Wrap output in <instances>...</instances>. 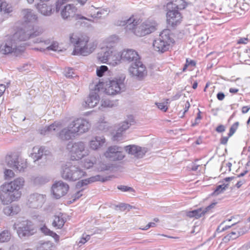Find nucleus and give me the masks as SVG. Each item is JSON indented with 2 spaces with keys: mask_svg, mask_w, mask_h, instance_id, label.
<instances>
[{
  "mask_svg": "<svg viewBox=\"0 0 250 250\" xmlns=\"http://www.w3.org/2000/svg\"><path fill=\"white\" fill-rule=\"evenodd\" d=\"M46 49L48 50H51L54 51H61L62 50L59 46V43L57 42H53L50 45L46 47Z\"/></svg>",
  "mask_w": 250,
  "mask_h": 250,
  "instance_id": "obj_46",
  "label": "nucleus"
},
{
  "mask_svg": "<svg viewBox=\"0 0 250 250\" xmlns=\"http://www.w3.org/2000/svg\"><path fill=\"white\" fill-rule=\"evenodd\" d=\"M156 226V224L155 222H150L144 228H143V230H147L149 228L151 227H155Z\"/></svg>",
  "mask_w": 250,
  "mask_h": 250,
  "instance_id": "obj_59",
  "label": "nucleus"
},
{
  "mask_svg": "<svg viewBox=\"0 0 250 250\" xmlns=\"http://www.w3.org/2000/svg\"><path fill=\"white\" fill-rule=\"evenodd\" d=\"M123 61L128 62H134L140 60V57L135 50L131 49H124L121 54Z\"/></svg>",
  "mask_w": 250,
  "mask_h": 250,
  "instance_id": "obj_20",
  "label": "nucleus"
},
{
  "mask_svg": "<svg viewBox=\"0 0 250 250\" xmlns=\"http://www.w3.org/2000/svg\"><path fill=\"white\" fill-rule=\"evenodd\" d=\"M217 203L216 202H214V203H211L210 205H209V206H208V207H207L206 208H205L204 209H203V211L204 212V215L210 211L211 210V209H212L213 208H214L215 206L216 205Z\"/></svg>",
  "mask_w": 250,
  "mask_h": 250,
  "instance_id": "obj_54",
  "label": "nucleus"
},
{
  "mask_svg": "<svg viewBox=\"0 0 250 250\" xmlns=\"http://www.w3.org/2000/svg\"><path fill=\"white\" fill-rule=\"evenodd\" d=\"M10 239V234L8 231L4 230L0 233V242L8 241Z\"/></svg>",
  "mask_w": 250,
  "mask_h": 250,
  "instance_id": "obj_43",
  "label": "nucleus"
},
{
  "mask_svg": "<svg viewBox=\"0 0 250 250\" xmlns=\"http://www.w3.org/2000/svg\"><path fill=\"white\" fill-rule=\"evenodd\" d=\"M110 12L108 8L100 9L96 13H91L90 17L92 18L101 19L107 16Z\"/></svg>",
  "mask_w": 250,
  "mask_h": 250,
  "instance_id": "obj_33",
  "label": "nucleus"
},
{
  "mask_svg": "<svg viewBox=\"0 0 250 250\" xmlns=\"http://www.w3.org/2000/svg\"><path fill=\"white\" fill-rule=\"evenodd\" d=\"M117 188L122 191L134 192V189L131 187L121 185L117 187Z\"/></svg>",
  "mask_w": 250,
  "mask_h": 250,
  "instance_id": "obj_51",
  "label": "nucleus"
},
{
  "mask_svg": "<svg viewBox=\"0 0 250 250\" xmlns=\"http://www.w3.org/2000/svg\"><path fill=\"white\" fill-rule=\"evenodd\" d=\"M204 215V212L202 208H199L187 212V216L190 218L194 217L196 219H198Z\"/></svg>",
  "mask_w": 250,
  "mask_h": 250,
  "instance_id": "obj_34",
  "label": "nucleus"
},
{
  "mask_svg": "<svg viewBox=\"0 0 250 250\" xmlns=\"http://www.w3.org/2000/svg\"><path fill=\"white\" fill-rule=\"evenodd\" d=\"M122 147L117 146H113L108 147L104 153L106 158L110 161H115L122 160L125 157Z\"/></svg>",
  "mask_w": 250,
  "mask_h": 250,
  "instance_id": "obj_14",
  "label": "nucleus"
},
{
  "mask_svg": "<svg viewBox=\"0 0 250 250\" xmlns=\"http://www.w3.org/2000/svg\"><path fill=\"white\" fill-rule=\"evenodd\" d=\"M77 21L78 24H80L81 26L88 27L89 25V24L86 21H88V20H76Z\"/></svg>",
  "mask_w": 250,
  "mask_h": 250,
  "instance_id": "obj_56",
  "label": "nucleus"
},
{
  "mask_svg": "<svg viewBox=\"0 0 250 250\" xmlns=\"http://www.w3.org/2000/svg\"><path fill=\"white\" fill-rule=\"evenodd\" d=\"M94 164V162L93 160L89 159H86L83 162V166L84 167L88 169L92 167Z\"/></svg>",
  "mask_w": 250,
  "mask_h": 250,
  "instance_id": "obj_50",
  "label": "nucleus"
},
{
  "mask_svg": "<svg viewBox=\"0 0 250 250\" xmlns=\"http://www.w3.org/2000/svg\"><path fill=\"white\" fill-rule=\"evenodd\" d=\"M125 77L124 75L109 80L104 88L105 93L109 95H115L124 91L125 86L124 81Z\"/></svg>",
  "mask_w": 250,
  "mask_h": 250,
  "instance_id": "obj_4",
  "label": "nucleus"
},
{
  "mask_svg": "<svg viewBox=\"0 0 250 250\" xmlns=\"http://www.w3.org/2000/svg\"><path fill=\"white\" fill-rule=\"evenodd\" d=\"M85 144L82 142H78L73 144H68L67 149H71V158L73 160L81 159L86 155L87 152L85 150Z\"/></svg>",
  "mask_w": 250,
  "mask_h": 250,
  "instance_id": "obj_13",
  "label": "nucleus"
},
{
  "mask_svg": "<svg viewBox=\"0 0 250 250\" xmlns=\"http://www.w3.org/2000/svg\"><path fill=\"white\" fill-rule=\"evenodd\" d=\"M85 239L84 238V234L83 235L82 238H81L80 241L78 243V245L79 246H81L82 245L85 244L86 243Z\"/></svg>",
  "mask_w": 250,
  "mask_h": 250,
  "instance_id": "obj_64",
  "label": "nucleus"
},
{
  "mask_svg": "<svg viewBox=\"0 0 250 250\" xmlns=\"http://www.w3.org/2000/svg\"><path fill=\"white\" fill-rule=\"evenodd\" d=\"M225 94L223 92H219L217 94V98L220 101H222L225 98Z\"/></svg>",
  "mask_w": 250,
  "mask_h": 250,
  "instance_id": "obj_61",
  "label": "nucleus"
},
{
  "mask_svg": "<svg viewBox=\"0 0 250 250\" xmlns=\"http://www.w3.org/2000/svg\"><path fill=\"white\" fill-rule=\"evenodd\" d=\"M105 143V139L103 137L96 136L93 138L89 142L90 147L93 150H97L102 146Z\"/></svg>",
  "mask_w": 250,
  "mask_h": 250,
  "instance_id": "obj_24",
  "label": "nucleus"
},
{
  "mask_svg": "<svg viewBox=\"0 0 250 250\" xmlns=\"http://www.w3.org/2000/svg\"><path fill=\"white\" fill-rule=\"evenodd\" d=\"M90 124L86 120L77 119L70 123V128L75 131V134L87 132L90 128Z\"/></svg>",
  "mask_w": 250,
  "mask_h": 250,
  "instance_id": "obj_16",
  "label": "nucleus"
},
{
  "mask_svg": "<svg viewBox=\"0 0 250 250\" xmlns=\"http://www.w3.org/2000/svg\"><path fill=\"white\" fill-rule=\"evenodd\" d=\"M69 0H57L56 2V10L59 11L61 5L63 4L64 3L68 1Z\"/></svg>",
  "mask_w": 250,
  "mask_h": 250,
  "instance_id": "obj_55",
  "label": "nucleus"
},
{
  "mask_svg": "<svg viewBox=\"0 0 250 250\" xmlns=\"http://www.w3.org/2000/svg\"><path fill=\"white\" fill-rule=\"evenodd\" d=\"M242 235L240 231H232L224 237L225 241H229L230 240H233Z\"/></svg>",
  "mask_w": 250,
  "mask_h": 250,
  "instance_id": "obj_41",
  "label": "nucleus"
},
{
  "mask_svg": "<svg viewBox=\"0 0 250 250\" xmlns=\"http://www.w3.org/2000/svg\"><path fill=\"white\" fill-rule=\"evenodd\" d=\"M61 175L66 180L75 181L83 177L85 172L76 166L66 165L62 167Z\"/></svg>",
  "mask_w": 250,
  "mask_h": 250,
  "instance_id": "obj_5",
  "label": "nucleus"
},
{
  "mask_svg": "<svg viewBox=\"0 0 250 250\" xmlns=\"http://www.w3.org/2000/svg\"><path fill=\"white\" fill-rule=\"evenodd\" d=\"M33 152L31 154V157L34 160V161H38L44 157L46 159V156L49 153V151L45 149V147L41 146L34 147L33 148Z\"/></svg>",
  "mask_w": 250,
  "mask_h": 250,
  "instance_id": "obj_23",
  "label": "nucleus"
},
{
  "mask_svg": "<svg viewBox=\"0 0 250 250\" xmlns=\"http://www.w3.org/2000/svg\"><path fill=\"white\" fill-rule=\"evenodd\" d=\"M73 74H74L73 71V69L72 68H69L64 71V75L67 78H71L74 77Z\"/></svg>",
  "mask_w": 250,
  "mask_h": 250,
  "instance_id": "obj_53",
  "label": "nucleus"
},
{
  "mask_svg": "<svg viewBox=\"0 0 250 250\" xmlns=\"http://www.w3.org/2000/svg\"><path fill=\"white\" fill-rule=\"evenodd\" d=\"M19 158V155L16 153L7 155L5 157V162L9 167L14 168L15 164L18 162Z\"/></svg>",
  "mask_w": 250,
  "mask_h": 250,
  "instance_id": "obj_30",
  "label": "nucleus"
},
{
  "mask_svg": "<svg viewBox=\"0 0 250 250\" xmlns=\"http://www.w3.org/2000/svg\"><path fill=\"white\" fill-rule=\"evenodd\" d=\"M229 136L228 137H222L220 139V143L221 144H223V145H226L227 142H228V139H229Z\"/></svg>",
  "mask_w": 250,
  "mask_h": 250,
  "instance_id": "obj_60",
  "label": "nucleus"
},
{
  "mask_svg": "<svg viewBox=\"0 0 250 250\" xmlns=\"http://www.w3.org/2000/svg\"><path fill=\"white\" fill-rule=\"evenodd\" d=\"M63 214L60 213L58 215H55L54 221L52 225L55 227H57L58 229L62 228L65 223V221L62 217Z\"/></svg>",
  "mask_w": 250,
  "mask_h": 250,
  "instance_id": "obj_32",
  "label": "nucleus"
},
{
  "mask_svg": "<svg viewBox=\"0 0 250 250\" xmlns=\"http://www.w3.org/2000/svg\"><path fill=\"white\" fill-rule=\"evenodd\" d=\"M134 120L132 116L128 118V120L125 121L119 125L118 129L123 131V132L127 129L129 126L134 123Z\"/></svg>",
  "mask_w": 250,
  "mask_h": 250,
  "instance_id": "obj_35",
  "label": "nucleus"
},
{
  "mask_svg": "<svg viewBox=\"0 0 250 250\" xmlns=\"http://www.w3.org/2000/svg\"><path fill=\"white\" fill-rule=\"evenodd\" d=\"M112 53V51L109 49L106 48L102 50L98 54V59L102 63H107L108 62V58Z\"/></svg>",
  "mask_w": 250,
  "mask_h": 250,
  "instance_id": "obj_28",
  "label": "nucleus"
},
{
  "mask_svg": "<svg viewBox=\"0 0 250 250\" xmlns=\"http://www.w3.org/2000/svg\"><path fill=\"white\" fill-rule=\"evenodd\" d=\"M229 186V184H223L218 185L217 186L216 189L214 190L212 194L213 195L216 196L219 195L220 193L223 192L224 190H225Z\"/></svg>",
  "mask_w": 250,
  "mask_h": 250,
  "instance_id": "obj_40",
  "label": "nucleus"
},
{
  "mask_svg": "<svg viewBox=\"0 0 250 250\" xmlns=\"http://www.w3.org/2000/svg\"><path fill=\"white\" fill-rule=\"evenodd\" d=\"M125 149L128 154L133 155L137 158H142L147 151V148L145 147L142 148L135 145L126 146Z\"/></svg>",
  "mask_w": 250,
  "mask_h": 250,
  "instance_id": "obj_21",
  "label": "nucleus"
},
{
  "mask_svg": "<svg viewBox=\"0 0 250 250\" xmlns=\"http://www.w3.org/2000/svg\"><path fill=\"white\" fill-rule=\"evenodd\" d=\"M45 195L37 193L31 194L28 196L27 205L31 208H40L45 202Z\"/></svg>",
  "mask_w": 250,
  "mask_h": 250,
  "instance_id": "obj_18",
  "label": "nucleus"
},
{
  "mask_svg": "<svg viewBox=\"0 0 250 250\" xmlns=\"http://www.w3.org/2000/svg\"><path fill=\"white\" fill-rule=\"evenodd\" d=\"M167 21L168 24L174 27L179 23L182 19L181 13L176 9H167Z\"/></svg>",
  "mask_w": 250,
  "mask_h": 250,
  "instance_id": "obj_19",
  "label": "nucleus"
},
{
  "mask_svg": "<svg viewBox=\"0 0 250 250\" xmlns=\"http://www.w3.org/2000/svg\"><path fill=\"white\" fill-rule=\"evenodd\" d=\"M15 174L13 170L5 169L4 171V177L5 180H9L14 177Z\"/></svg>",
  "mask_w": 250,
  "mask_h": 250,
  "instance_id": "obj_47",
  "label": "nucleus"
},
{
  "mask_svg": "<svg viewBox=\"0 0 250 250\" xmlns=\"http://www.w3.org/2000/svg\"><path fill=\"white\" fill-rule=\"evenodd\" d=\"M215 130L218 132H223L225 131V127L223 125H220L216 127Z\"/></svg>",
  "mask_w": 250,
  "mask_h": 250,
  "instance_id": "obj_57",
  "label": "nucleus"
},
{
  "mask_svg": "<svg viewBox=\"0 0 250 250\" xmlns=\"http://www.w3.org/2000/svg\"><path fill=\"white\" fill-rule=\"evenodd\" d=\"M248 38H240L238 41L237 43L239 44H245L247 43V42L248 41Z\"/></svg>",
  "mask_w": 250,
  "mask_h": 250,
  "instance_id": "obj_63",
  "label": "nucleus"
},
{
  "mask_svg": "<svg viewBox=\"0 0 250 250\" xmlns=\"http://www.w3.org/2000/svg\"><path fill=\"white\" fill-rule=\"evenodd\" d=\"M123 132V131H122L118 128L116 134H114L113 136V140L114 141H117L122 140Z\"/></svg>",
  "mask_w": 250,
  "mask_h": 250,
  "instance_id": "obj_48",
  "label": "nucleus"
},
{
  "mask_svg": "<svg viewBox=\"0 0 250 250\" xmlns=\"http://www.w3.org/2000/svg\"><path fill=\"white\" fill-rule=\"evenodd\" d=\"M69 188V187L67 184L60 181L52 185V192L56 199H59L67 193Z\"/></svg>",
  "mask_w": 250,
  "mask_h": 250,
  "instance_id": "obj_17",
  "label": "nucleus"
},
{
  "mask_svg": "<svg viewBox=\"0 0 250 250\" xmlns=\"http://www.w3.org/2000/svg\"><path fill=\"white\" fill-rule=\"evenodd\" d=\"M51 246L49 242L42 243L38 247L37 250H51Z\"/></svg>",
  "mask_w": 250,
  "mask_h": 250,
  "instance_id": "obj_44",
  "label": "nucleus"
},
{
  "mask_svg": "<svg viewBox=\"0 0 250 250\" xmlns=\"http://www.w3.org/2000/svg\"><path fill=\"white\" fill-rule=\"evenodd\" d=\"M24 184V180L22 177L15 179L13 181L3 184L1 187V191L7 194L9 196L8 201H13L20 198L21 195L20 190Z\"/></svg>",
  "mask_w": 250,
  "mask_h": 250,
  "instance_id": "obj_3",
  "label": "nucleus"
},
{
  "mask_svg": "<svg viewBox=\"0 0 250 250\" xmlns=\"http://www.w3.org/2000/svg\"><path fill=\"white\" fill-rule=\"evenodd\" d=\"M26 167L27 165L25 160L19 157L13 169L21 171H23L24 169L26 168Z\"/></svg>",
  "mask_w": 250,
  "mask_h": 250,
  "instance_id": "obj_38",
  "label": "nucleus"
},
{
  "mask_svg": "<svg viewBox=\"0 0 250 250\" xmlns=\"http://www.w3.org/2000/svg\"><path fill=\"white\" fill-rule=\"evenodd\" d=\"M167 9L172 8L177 10L183 9L185 7V1L184 0H171L167 4Z\"/></svg>",
  "mask_w": 250,
  "mask_h": 250,
  "instance_id": "obj_25",
  "label": "nucleus"
},
{
  "mask_svg": "<svg viewBox=\"0 0 250 250\" xmlns=\"http://www.w3.org/2000/svg\"><path fill=\"white\" fill-rule=\"evenodd\" d=\"M121 60V54L118 53L113 52L111 54L110 57L108 58V64H111L113 66L117 65L120 63Z\"/></svg>",
  "mask_w": 250,
  "mask_h": 250,
  "instance_id": "obj_31",
  "label": "nucleus"
},
{
  "mask_svg": "<svg viewBox=\"0 0 250 250\" xmlns=\"http://www.w3.org/2000/svg\"><path fill=\"white\" fill-rule=\"evenodd\" d=\"M106 180V179H104V178H102L100 175H97L94 176H92L89 178L82 180L78 182L76 185V188L77 191L72 196L73 201L78 199L83 195L82 192L84 189H85L86 186L88 184L94 183L96 181L104 182Z\"/></svg>",
  "mask_w": 250,
  "mask_h": 250,
  "instance_id": "obj_10",
  "label": "nucleus"
},
{
  "mask_svg": "<svg viewBox=\"0 0 250 250\" xmlns=\"http://www.w3.org/2000/svg\"><path fill=\"white\" fill-rule=\"evenodd\" d=\"M104 83L100 81L98 84L95 85L94 90L90 91L89 96L85 101V104H83L85 107L92 108L97 105L100 100L98 93L104 90Z\"/></svg>",
  "mask_w": 250,
  "mask_h": 250,
  "instance_id": "obj_12",
  "label": "nucleus"
},
{
  "mask_svg": "<svg viewBox=\"0 0 250 250\" xmlns=\"http://www.w3.org/2000/svg\"><path fill=\"white\" fill-rule=\"evenodd\" d=\"M108 69V68L105 65H102L100 67L97 68L96 73L97 75L99 77H101L103 76H104V73H105Z\"/></svg>",
  "mask_w": 250,
  "mask_h": 250,
  "instance_id": "obj_45",
  "label": "nucleus"
},
{
  "mask_svg": "<svg viewBox=\"0 0 250 250\" xmlns=\"http://www.w3.org/2000/svg\"><path fill=\"white\" fill-rule=\"evenodd\" d=\"M24 51L22 47H18L16 41L12 37H8L0 46V52L3 54L14 53L17 56Z\"/></svg>",
  "mask_w": 250,
  "mask_h": 250,
  "instance_id": "obj_9",
  "label": "nucleus"
},
{
  "mask_svg": "<svg viewBox=\"0 0 250 250\" xmlns=\"http://www.w3.org/2000/svg\"><path fill=\"white\" fill-rule=\"evenodd\" d=\"M239 125V122H237L233 124L229 129V132L228 134L229 137H231L235 133Z\"/></svg>",
  "mask_w": 250,
  "mask_h": 250,
  "instance_id": "obj_49",
  "label": "nucleus"
},
{
  "mask_svg": "<svg viewBox=\"0 0 250 250\" xmlns=\"http://www.w3.org/2000/svg\"><path fill=\"white\" fill-rule=\"evenodd\" d=\"M156 104L158 108L164 112H166L168 108L165 103H156Z\"/></svg>",
  "mask_w": 250,
  "mask_h": 250,
  "instance_id": "obj_52",
  "label": "nucleus"
},
{
  "mask_svg": "<svg viewBox=\"0 0 250 250\" xmlns=\"http://www.w3.org/2000/svg\"><path fill=\"white\" fill-rule=\"evenodd\" d=\"M37 8L39 12L44 16H49L52 14V6L46 3H38L37 5Z\"/></svg>",
  "mask_w": 250,
  "mask_h": 250,
  "instance_id": "obj_27",
  "label": "nucleus"
},
{
  "mask_svg": "<svg viewBox=\"0 0 250 250\" xmlns=\"http://www.w3.org/2000/svg\"><path fill=\"white\" fill-rule=\"evenodd\" d=\"M56 125L54 124H52L49 126H46V129L48 130V132L55 131L56 130Z\"/></svg>",
  "mask_w": 250,
  "mask_h": 250,
  "instance_id": "obj_58",
  "label": "nucleus"
},
{
  "mask_svg": "<svg viewBox=\"0 0 250 250\" xmlns=\"http://www.w3.org/2000/svg\"><path fill=\"white\" fill-rule=\"evenodd\" d=\"M21 13L26 21L33 22L37 20V15L30 9H23Z\"/></svg>",
  "mask_w": 250,
  "mask_h": 250,
  "instance_id": "obj_26",
  "label": "nucleus"
},
{
  "mask_svg": "<svg viewBox=\"0 0 250 250\" xmlns=\"http://www.w3.org/2000/svg\"><path fill=\"white\" fill-rule=\"evenodd\" d=\"M21 210L20 206L17 205H12L4 208L3 212L7 215H14L18 214Z\"/></svg>",
  "mask_w": 250,
  "mask_h": 250,
  "instance_id": "obj_29",
  "label": "nucleus"
},
{
  "mask_svg": "<svg viewBox=\"0 0 250 250\" xmlns=\"http://www.w3.org/2000/svg\"><path fill=\"white\" fill-rule=\"evenodd\" d=\"M139 21H136L134 18H130L124 21L123 25H125L126 31H131L138 37L144 36L153 32L156 29L155 23L145 22L139 25Z\"/></svg>",
  "mask_w": 250,
  "mask_h": 250,
  "instance_id": "obj_1",
  "label": "nucleus"
},
{
  "mask_svg": "<svg viewBox=\"0 0 250 250\" xmlns=\"http://www.w3.org/2000/svg\"><path fill=\"white\" fill-rule=\"evenodd\" d=\"M0 10L1 12L3 11L5 13H10L13 11V8L10 4L0 0Z\"/></svg>",
  "mask_w": 250,
  "mask_h": 250,
  "instance_id": "obj_37",
  "label": "nucleus"
},
{
  "mask_svg": "<svg viewBox=\"0 0 250 250\" xmlns=\"http://www.w3.org/2000/svg\"><path fill=\"white\" fill-rule=\"evenodd\" d=\"M17 228V233L21 238L28 237L35 233L34 227L32 222L28 220H24L19 224H15L14 227Z\"/></svg>",
  "mask_w": 250,
  "mask_h": 250,
  "instance_id": "obj_11",
  "label": "nucleus"
},
{
  "mask_svg": "<svg viewBox=\"0 0 250 250\" xmlns=\"http://www.w3.org/2000/svg\"><path fill=\"white\" fill-rule=\"evenodd\" d=\"M70 123L67 127L64 128L59 133V138L63 141H66L71 139L76 135L75 131L70 127Z\"/></svg>",
  "mask_w": 250,
  "mask_h": 250,
  "instance_id": "obj_22",
  "label": "nucleus"
},
{
  "mask_svg": "<svg viewBox=\"0 0 250 250\" xmlns=\"http://www.w3.org/2000/svg\"><path fill=\"white\" fill-rule=\"evenodd\" d=\"M41 231L45 235L52 236L55 239L56 242H58L59 240V236L55 232L50 230L45 226L40 228Z\"/></svg>",
  "mask_w": 250,
  "mask_h": 250,
  "instance_id": "obj_36",
  "label": "nucleus"
},
{
  "mask_svg": "<svg viewBox=\"0 0 250 250\" xmlns=\"http://www.w3.org/2000/svg\"><path fill=\"white\" fill-rule=\"evenodd\" d=\"M6 89V86L4 84H0V96H1L4 92Z\"/></svg>",
  "mask_w": 250,
  "mask_h": 250,
  "instance_id": "obj_62",
  "label": "nucleus"
},
{
  "mask_svg": "<svg viewBox=\"0 0 250 250\" xmlns=\"http://www.w3.org/2000/svg\"><path fill=\"white\" fill-rule=\"evenodd\" d=\"M43 32V29L39 27L27 26L18 30L13 36L15 40L24 41L30 38L39 36Z\"/></svg>",
  "mask_w": 250,
  "mask_h": 250,
  "instance_id": "obj_6",
  "label": "nucleus"
},
{
  "mask_svg": "<svg viewBox=\"0 0 250 250\" xmlns=\"http://www.w3.org/2000/svg\"><path fill=\"white\" fill-rule=\"evenodd\" d=\"M112 166L110 164H106L102 162H100L98 164L97 168L99 171H104L110 170L112 168Z\"/></svg>",
  "mask_w": 250,
  "mask_h": 250,
  "instance_id": "obj_39",
  "label": "nucleus"
},
{
  "mask_svg": "<svg viewBox=\"0 0 250 250\" xmlns=\"http://www.w3.org/2000/svg\"><path fill=\"white\" fill-rule=\"evenodd\" d=\"M88 37L86 36L78 37L72 34L70 37V42L75 46L72 54L85 56L91 53L95 47L93 44L88 43Z\"/></svg>",
  "mask_w": 250,
  "mask_h": 250,
  "instance_id": "obj_2",
  "label": "nucleus"
},
{
  "mask_svg": "<svg viewBox=\"0 0 250 250\" xmlns=\"http://www.w3.org/2000/svg\"><path fill=\"white\" fill-rule=\"evenodd\" d=\"M169 30H164L160 34L158 39L155 40L153 43L155 51L163 53L168 50L170 43L172 39L169 36Z\"/></svg>",
  "mask_w": 250,
  "mask_h": 250,
  "instance_id": "obj_8",
  "label": "nucleus"
},
{
  "mask_svg": "<svg viewBox=\"0 0 250 250\" xmlns=\"http://www.w3.org/2000/svg\"><path fill=\"white\" fill-rule=\"evenodd\" d=\"M78 9L73 4H68L62 9L61 14L62 18L65 20H88L90 22L94 21L81 14H77Z\"/></svg>",
  "mask_w": 250,
  "mask_h": 250,
  "instance_id": "obj_7",
  "label": "nucleus"
},
{
  "mask_svg": "<svg viewBox=\"0 0 250 250\" xmlns=\"http://www.w3.org/2000/svg\"><path fill=\"white\" fill-rule=\"evenodd\" d=\"M116 105V102L107 99L102 100L101 101V106L104 107H112Z\"/></svg>",
  "mask_w": 250,
  "mask_h": 250,
  "instance_id": "obj_42",
  "label": "nucleus"
},
{
  "mask_svg": "<svg viewBox=\"0 0 250 250\" xmlns=\"http://www.w3.org/2000/svg\"><path fill=\"white\" fill-rule=\"evenodd\" d=\"M129 72L131 75L139 79H143L147 73L146 68L140 60L131 63Z\"/></svg>",
  "mask_w": 250,
  "mask_h": 250,
  "instance_id": "obj_15",
  "label": "nucleus"
}]
</instances>
